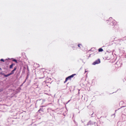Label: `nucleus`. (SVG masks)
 Segmentation results:
<instances>
[{
    "label": "nucleus",
    "mask_w": 126,
    "mask_h": 126,
    "mask_svg": "<svg viewBox=\"0 0 126 126\" xmlns=\"http://www.w3.org/2000/svg\"><path fill=\"white\" fill-rule=\"evenodd\" d=\"M40 109L39 110V111H40Z\"/></svg>",
    "instance_id": "nucleus-15"
},
{
    "label": "nucleus",
    "mask_w": 126,
    "mask_h": 126,
    "mask_svg": "<svg viewBox=\"0 0 126 126\" xmlns=\"http://www.w3.org/2000/svg\"><path fill=\"white\" fill-rule=\"evenodd\" d=\"M13 61L15 62H16V63H17V61L16 60V59H14L13 60Z\"/></svg>",
    "instance_id": "nucleus-8"
},
{
    "label": "nucleus",
    "mask_w": 126,
    "mask_h": 126,
    "mask_svg": "<svg viewBox=\"0 0 126 126\" xmlns=\"http://www.w3.org/2000/svg\"><path fill=\"white\" fill-rule=\"evenodd\" d=\"M80 46H81V45L80 44H79L78 45V47H80Z\"/></svg>",
    "instance_id": "nucleus-10"
},
{
    "label": "nucleus",
    "mask_w": 126,
    "mask_h": 126,
    "mask_svg": "<svg viewBox=\"0 0 126 126\" xmlns=\"http://www.w3.org/2000/svg\"><path fill=\"white\" fill-rule=\"evenodd\" d=\"M71 79V78H70V76H69L68 77L66 78L65 81L64 82V83H65V82H66L68 80L70 79Z\"/></svg>",
    "instance_id": "nucleus-3"
},
{
    "label": "nucleus",
    "mask_w": 126,
    "mask_h": 126,
    "mask_svg": "<svg viewBox=\"0 0 126 126\" xmlns=\"http://www.w3.org/2000/svg\"><path fill=\"white\" fill-rule=\"evenodd\" d=\"M124 38H126V37H124L123 38V39Z\"/></svg>",
    "instance_id": "nucleus-14"
},
{
    "label": "nucleus",
    "mask_w": 126,
    "mask_h": 126,
    "mask_svg": "<svg viewBox=\"0 0 126 126\" xmlns=\"http://www.w3.org/2000/svg\"><path fill=\"white\" fill-rule=\"evenodd\" d=\"M113 22V24L114 25V23H115V20H114V21Z\"/></svg>",
    "instance_id": "nucleus-11"
},
{
    "label": "nucleus",
    "mask_w": 126,
    "mask_h": 126,
    "mask_svg": "<svg viewBox=\"0 0 126 126\" xmlns=\"http://www.w3.org/2000/svg\"><path fill=\"white\" fill-rule=\"evenodd\" d=\"M70 101V100H69V101H68V102L67 103H68V102H69V101Z\"/></svg>",
    "instance_id": "nucleus-13"
},
{
    "label": "nucleus",
    "mask_w": 126,
    "mask_h": 126,
    "mask_svg": "<svg viewBox=\"0 0 126 126\" xmlns=\"http://www.w3.org/2000/svg\"><path fill=\"white\" fill-rule=\"evenodd\" d=\"M16 67H15L14 68V69L11 71V72L10 73V74L11 75L12 74H14V71L15 70H16Z\"/></svg>",
    "instance_id": "nucleus-2"
},
{
    "label": "nucleus",
    "mask_w": 126,
    "mask_h": 126,
    "mask_svg": "<svg viewBox=\"0 0 126 126\" xmlns=\"http://www.w3.org/2000/svg\"><path fill=\"white\" fill-rule=\"evenodd\" d=\"M112 19V17H110V18H109V19L110 20H111V19Z\"/></svg>",
    "instance_id": "nucleus-12"
},
{
    "label": "nucleus",
    "mask_w": 126,
    "mask_h": 126,
    "mask_svg": "<svg viewBox=\"0 0 126 126\" xmlns=\"http://www.w3.org/2000/svg\"><path fill=\"white\" fill-rule=\"evenodd\" d=\"M103 51V49L101 48H100L98 49V51L99 52H101Z\"/></svg>",
    "instance_id": "nucleus-6"
},
{
    "label": "nucleus",
    "mask_w": 126,
    "mask_h": 126,
    "mask_svg": "<svg viewBox=\"0 0 126 126\" xmlns=\"http://www.w3.org/2000/svg\"><path fill=\"white\" fill-rule=\"evenodd\" d=\"M100 60L99 59L97 60H96L95 62H94L93 64L94 65H95L96 64H98L99 63H100Z\"/></svg>",
    "instance_id": "nucleus-1"
},
{
    "label": "nucleus",
    "mask_w": 126,
    "mask_h": 126,
    "mask_svg": "<svg viewBox=\"0 0 126 126\" xmlns=\"http://www.w3.org/2000/svg\"><path fill=\"white\" fill-rule=\"evenodd\" d=\"M14 65V64L13 63H12L11 65H10L9 68H12L13 66Z\"/></svg>",
    "instance_id": "nucleus-7"
},
{
    "label": "nucleus",
    "mask_w": 126,
    "mask_h": 126,
    "mask_svg": "<svg viewBox=\"0 0 126 126\" xmlns=\"http://www.w3.org/2000/svg\"><path fill=\"white\" fill-rule=\"evenodd\" d=\"M0 61H3V62H4V60L3 59H1L0 60Z\"/></svg>",
    "instance_id": "nucleus-9"
},
{
    "label": "nucleus",
    "mask_w": 126,
    "mask_h": 126,
    "mask_svg": "<svg viewBox=\"0 0 126 126\" xmlns=\"http://www.w3.org/2000/svg\"><path fill=\"white\" fill-rule=\"evenodd\" d=\"M76 75V74H72V75H71L70 76H70V78L71 79L72 78H73L74 77V76Z\"/></svg>",
    "instance_id": "nucleus-5"
},
{
    "label": "nucleus",
    "mask_w": 126,
    "mask_h": 126,
    "mask_svg": "<svg viewBox=\"0 0 126 126\" xmlns=\"http://www.w3.org/2000/svg\"><path fill=\"white\" fill-rule=\"evenodd\" d=\"M2 74L4 75V77H7L11 75L10 73L6 75H5L4 73H3Z\"/></svg>",
    "instance_id": "nucleus-4"
}]
</instances>
